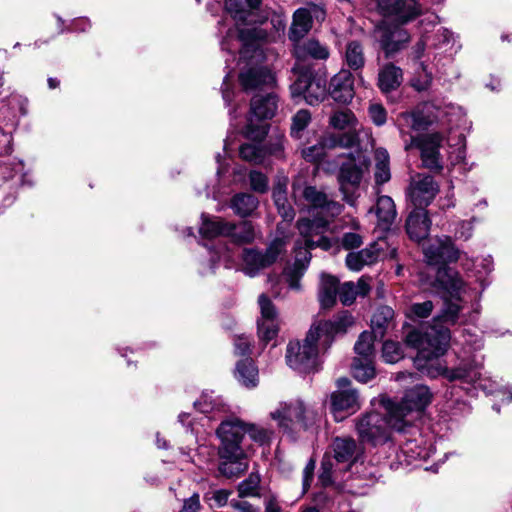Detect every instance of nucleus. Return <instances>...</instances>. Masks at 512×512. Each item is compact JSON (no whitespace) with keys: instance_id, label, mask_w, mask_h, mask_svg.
<instances>
[{"instance_id":"58","label":"nucleus","mask_w":512,"mask_h":512,"mask_svg":"<svg viewBox=\"0 0 512 512\" xmlns=\"http://www.w3.org/2000/svg\"><path fill=\"white\" fill-rule=\"evenodd\" d=\"M251 188L259 193H264L268 189L267 177L258 171H251L249 174Z\"/></svg>"},{"instance_id":"25","label":"nucleus","mask_w":512,"mask_h":512,"mask_svg":"<svg viewBox=\"0 0 512 512\" xmlns=\"http://www.w3.org/2000/svg\"><path fill=\"white\" fill-rule=\"evenodd\" d=\"M430 226L431 221L425 209H414L406 220V231L417 242L427 238Z\"/></svg>"},{"instance_id":"3","label":"nucleus","mask_w":512,"mask_h":512,"mask_svg":"<svg viewBox=\"0 0 512 512\" xmlns=\"http://www.w3.org/2000/svg\"><path fill=\"white\" fill-rule=\"evenodd\" d=\"M354 324L348 312H343L333 321H320L308 331L303 343L290 341L287 345L286 362L298 372H308L315 367L319 348L327 350L334 337L343 334Z\"/></svg>"},{"instance_id":"36","label":"nucleus","mask_w":512,"mask_h":512,"mask_svg":"<svg viewBox=\"0 0 512 512\" xmlns=\"http://www.w3.org/2000/svg\"><path fill=\"white\" fill-rule=\"evenodd\" d=\"M236 379L247 388H254L258 384V369L249 357L240 360L236 364Z\"/></svg>"},{"instance_id":"28","label":"nucleus","mask_w":512,"mask_h":512,"mask_svg":"<svg viewBox=\"0 0 512 512\" xmlns=\"http://www.w3.org/2000/svg\"><path fill=\"white\" fill-rule=\"evenodd\" d=\"M376 33L379 34L380 45L387 55L398 51L401 45L406 43L409 39L404 29L395 28L393 31H388L385 22L377 26Z\"/></svg>"},{"instance_id":"20","label":"nucleus","mask_w":512,"mask_h":512,"mask_svg":"<svg viewBox=\"0 0 512 512\" xmlns=\"http://www.w3.org/2000/svg\"><path fill=\"white\" fill-rule=\"evenodd\" d=\"M299 192H301V196L310 208L320 209L330 217L338 216L343 211L344 207L342 204L329 200L324 192L314 186H306L301 189V187L293 185V195L295 198H297Z\"/></svg>"},{"instance_id":"10","label":"nucleus","mask_w":512,"mask_h":512,"mask_svg":"<svg viewBox=\"0 0 512 512\" xmlns=\"http://www.w3.org/2000/svg\"><path fill=\"white\" fill-rule=\"evenodd\" d=\"M297 79L290 85L293 99L303 98L309 105L321 103L327 96V78L325 75L314 73L310 68L295 67Z\"/></svg>"},{"instance_id":"34","label":"nucleus","mask_w":512,"mask_h":512,"mask_svg":"<svg viewBox=\"0 0 512 512\" xmlns=\"http://www.w3.org/2000/svg\"><path fill=\"white\" fill-rule=\"evenodd\" d=\"M287 184L288 179L286 177L279 178L277 183L273 187V200L275 205L277 206L278 212L282 215V217L291 221L294 218V210L288 203L287 199Z\"/></svg>"},{"instance_id":"1","label":"nucleus","mask_w":512,"mask_h":512,"mask_svg":"<svg viewBox=\"0 0 512 512\" xmlns=\"http://www.w3.org/2000/svg\"><path fill=\"white\" fill-rule=\"evenodd\" d=\"M436 281L447 293L441 312L433 318L432 324L424 332L413 330L406 336V343L418 350L414 358L416 369L429 378L444 376L449 381L463 380L474 383L480 380V364L462 363L455 369H448L441 360L447 352L451 340L449 325L460 318L462 294L465 286L457 271L452 268L437 270Z\"/></svg>"},{"instance_id":"42","label":"nucleus","mask_w":512,"mask_h":512,"mask_svg":"<svg viewBox=\"0 0 512 512\" xmlns=\"http://www.w3.org/2000/svg\"><path fill=\"white\" fill-rule=\"evenodd\" d=\"M346 65L352 70H359L365 64L362 45L357 41H351L346 45L344 55Z\"/></svg>"},{"instance_id":"61","label":"nucleus","mask_w":512,"mask_h":512,"mask_svg":"<svg viewBox=\"0 0 512 512\" xmlns=\"http://www.w3.org/2000/svg\"><path fill=\"white\" fill-rule=\"evenodd\" d=\"M234 352L239 356H248L250 354L251 343L248 337L240 335L234 339Z\"/></svg>"},{"instance_id":"64","label":"nucleus","mask_w":512,"mask_h":512,"mask_svg":"<svg viewBox=\"0 0 512 512\" xmlns=\"http://www.w3.org/2000/svg\"><path fill=\"white\" fill-rule=\"evenodd\" d=\"M200 510V499L198 494H193L184 501L181 512H198Z\"/></svg>"},{"instance_id":"45","label":"nucleus","mask_w":512,"mask_h":512,"mask_svg":"<svg viewBox=\"0 0 512 512\" xmlns=\"http://www.w3.org/2000/svg\"><path fill=\"white\" fill-rule=\"evenodd\" d=\"M222 400L215 396L213 392L202 393L200 398L194 402V406L202 413H210L219 411L222 408Z\"/></svg>"},{"instance_id":"22","label":"nucleus","mask_w":512,"mask_h":512,"mask_svg":"<svg viewBox=\"0 0 512 512\" xmlns=\"http://www.w3.org/2000/svg\"><path fill=\"white\" fill-rule=\"evenodd\" d=\"M438 192V185L429 175H418L409 187L408 196L415 209H424L428 206Z\"/></svg>"},{"instance_id":"52","label":"nucleus","mask_w":512,"mask_h":512,"mask_svg":"<svg viewBox=\"0 0 512 512\" xmlns=\"http://www.w3.org/2000/svg\"><path fill=\"white\" fill-rule=\"evenodd\" d=\"M419 69L421 72H418L410 81L411 86L418 92L426 91L430 88L432 84V74L426 70L424 63H419Z\"/></svg>"},{"instance_id":"51","label":"nucleus","mask_w":512,"mask_h":512,"mask_svg":"<svg viewBox=\"0 0 512 512\" xmlns=\"http://www.w3.org/2000/svg\"><path fill=\"white\" fill-rule=\"evenodd\" d=\"M311 114L308 110H299L292 118L291 136L295 138L301 137V132L310 124Z\"/></svg>"},{"instance_id":"29","label":"nucleus","mask_w":512,"mask_h":512,"mask_svg":"<svg viewBox=\"0 0 512 512\" xmlns=\"http://www.w3.org/2000/svg\"><path fill=\"white\" fill-rule=\"evenodd\" d=\"M329 55L328 47L316 39L300 40L294 43V56L298 60H306L308 58L326 60L329 58Z\"/></svg>"},{"instance_id":"26","label":"nucleus","mask_w":512,"mask_h":512,"mask_svg":"<svg viewBox=\"0 0 512 512\" xmlns=\"http://www.w3.org/2000/svg\"><path fill=\"white\" fill-rule=\"evenodd\" d=\"M202 223L199 233L204 238L212 239L218 236H230L235 230V225L231 222L216 216L202 214Z\"/></svg>"},{"instance_id":"43","label":"nucleus","mask_w":512,"mask_h":512,"mask_svg":"<svg viewBox=\"0 0 512 512\" xmlns=\"http://www.w3.org/2000/svg\"><path fill=\"white\" fill-rule=\"evenodd\" d=\"M375 334L372 332L364 331L360 334L357 342L355 343L354 350L357 357L361 358H374V339Z\"/></svg>"},{"instance_id":"62","label":"nucleus","mask_w":512,"mask_h":512,"mask_svg":"<svg viewBox=\"0 0 512 512\" xmlns=\"http://www.w3.org/2000/svg\"><path fill=\"white\" fill-rule=\"evenodd\" d=\"M314 469H315V461L310 459L303 470V479H302V485H303L302 493L303 494L306 493L311 486V483L313 480Z\"/></svg>"},{"instance_id":"57","label":"nucleus","mask_w":512,"mask_h":512,"mask_svg":"<svg viewBox=\"0 0 512 512\" xmlns=\"http://www.w3.org/2000/svg\"><path fill=\"white\" fill-rule=\"evenodd\" d=\"M326 155V151L322 146L321 142L318 141L315 145L304 148L302 150V156L309 162H317Z\"/></svg>"},{"instance_id":"60","label":"nucleus","mask_w":512,"mask_h":512,"mask_svg":"<svg viewBox=\"0 0 512 512\" xmlns=\"http://www.w3.org/2000/svg\"><path fill=\"white\" fill-rule=\"evenodd\" d=\"M285 137L283 134H278L274 138L271 137L270 142L267 146L266 153L276 157H282L284 152Z\"/></svg>"},{"instance_id":"35","label":"nucleus","mask_w":512,"mask_h":512,"mask_svg":"<svg viewBox=\"0 0 512 512\" xmlns=\"http://www.w3.org/2000/svg\"><path fill=\"white\" fill-rule=\"evenodd\" d=\"M221 423H229V424H235L237 426H240L242 428V432L238 433L237 436V444L241 445V442L246 434L249 435V437L260 444L265 443L269 439V432L261 428L255 424L246 423L239 418H230L225 421H222Z\"/></svg>"},{"instance_id":"32","label":"nucleus","mask_w":512,"mask_h":512,"mask_svg":"<svg viewBox=\"0 0 512 512\" xmlns=\"http://www.w3.org/2000/svg\"><path fill=\"white\" fill-rule=\"evenodd\" d=\"M358 119L349 109L334 111L329 117V126L335 130L343 131V133H355L358 137Z\"/></svg>"},{"instance_id":"16","label":"nucleus","mask_w":512,"mask_h":512,"mask_svg":"<svg viewBox=\"0 0 512 512\" xmlns=\"http://www.w3.org/2000/svg\"><path fill=\"white\" fill-rule=\"evenodd\" d=\"M443 135L439 132L424 134L419 137H412L405 149L416 147L421 152L423 165L430 170H441L443 168L439 148L443 142Z\"/></svg>"},{"instance_id":"21","label":"nucleus","mask_w":512,"mask_h":512,"mask_svg":"<svg viewBox=\"0 0 512 512\" xmlns=\"http://www.w3.org/2000/svg\"><path fill=\"white\" fill-rule=\"evenodd\" d=\"M382 3V14L401 25L416 19L423 12L418 0H391L389 3Z\"/></svg>"},{"instance_id":"18","label":"nucleus","mask_w":512,"mask_h":512,"mask_svg":"<svg viewBox=\"0 0 512 512\" xmlns=\"http://www.w3.org/2000/svg\"><path fill=\"white\" fill-rule=\"evenodd\" d=\"M424 257L429 265L447 268V263L456 262L460 258V251L455 247L452 240L448 236L436 237L429 240L423 246Z\"/></svg>"},{"instance_id":"37","label":"nucleus","mask_w":512,"mask_h":512,"mask_svg":"<svg viewBox=\"0 0 512 512\" xmlns=\"http://www.w3.org/2000/svg\"><path fill=\"white\" fill-rule=\"evenodd\" d=\"M258 204L259 201L255 196L248 193H239L231 199L230 207L236 215L244 218L252 215Z\"/></svg>"},{"instance_id":"47","label":"nucleus","mask_w":512,"mask_h":512,"mask_svg":"<svg viewBox=\"0 0 512 512\" xmlns=\"http://www.w3.org/2000/svg\"><path fill=\"white\" fill-rule=\"evenodd\" d=\"M230 237L233 241L239 244L251 243L256 238V232L250 222H243L239 226L235 225V230L232 231Z\"/></svg>"},{"instance_id":"24","label":"nucleus","mask_w":512,"mask_h":512,"mask_svg":"<svg viewBox=\"0 0 512 512\" xmlns=\"http://www.w3.org/2000/svg\"><path fill=\"white\" fill-rule=\"evenodd\" d=\"M330 95L339 103H348L353 99V77L348 70H341L330 82Z\"/></svg>"},{"instance_id":"40","label":"nucleus","mask_w":512,"mask_h":512,"mask_svg":"<svg viewBox=\"0 0 512 512\" xmlns=\"http://www.w3.org/2000/svg\"><path fill=\"white\" fill-rule=\"evenodd\" d=\"M375 172L374 178L377 185H382L388 182L391 178L389 167V154L383 148H378L375 151Z\"/></svg>"},{"instance_id":"48","label":"nucleus","mask_w":512,"mask_h":512,"mask_svg":"<svg viewBox=\"0 0 512 512\" xmlns=\"http://www.w3.org/2000/svg\"><path fill=\"white\" fill-rule=\"evenodd\" d=\"M433 309L434 304L431 300L412 303L406 311V316L413 321L424 319L431 315Z\"/></svg>"},{"instance_id":"15","label":"nucleus","mask_w":512,"mask_h":512,"mask_svg":"<svg viewBox=\"0 0 512 512\" xmlns=\"http://www.w3.org/2000/svg\"><path fill=\"white\" fill-rule=\"evenodd\" d=\"M330 399L331 410L336 421H341L346 417L342 413L352 414L361 407L359 394L346 377L337 380V390L331 394Z\"/></svg>"},{"instance_id":"13","label":"nucleus","mask_w":512,"mask_h":512,"mask_svg":"<svg viewBox=\"0 0 512 512\" xmlns=\"http://www.w3.org/2000/svg\"><path fill=\"white\" fill-rule=\"evenodd\" d=\"M432 394L427 386L419 385L406 391L400 402L391 400V405L397 409V418L404 427L411 426L420 419L423 410L430 403Z\"/></svg>"},{"instance_id":"44","label":"nucleus","mask_w":512,"mask_h":512,"mask_svg":"<svg viewBox=\"0 0 512 512\" xmlns=\"http://www.w3.org/2000/svg\"><path fill=\"white\" fill-rule=\"evenodd\" d=\"M225 10L237 24L250 23V12L240 0H226Z\"/></svg>"},{"instance_id":"30","label":"nucleus","mask_w":512,"mask_h":512,"mask_svg":"<svg viewBox=\"0 0 512 512\" xmlns=\"http://www.w3.org/2000/svg\"><path fill=\"white\" fill-rule=\"evenodd\" d=\"M339 281L336 277L322 273L318 289V299L322 308H331L336 302Z\"/></svg>"},{"instance_id":"46","label":"nucleus","mask_w":512,"mask_h":512,"mask_svg":"<svg viewBox=\"0 0 512 512\" xmlns=\"http://www.w3.org/2000/svg\"><path fill=\"white\" fill-rule=\"evenodd\" d=\"M240 157L243 160L254 164L261 163L266 155L265 149L257 143H247L241 145L239 149Z\"/></svg>"},{"instance_id":"54","label":"nucleus","mask_w":512,"mask_h":512,"mask_svg":"<svg viewBox=\"0 0 512 512\" xmlns=\"http://www.w3.org/2000/svg\"><path fill=\"white\" fill-rule=\"evenodd\" d=\"M338 294L342 304L351 305L357 297L355 284L353 282H345L338 288Z\"/></svg>"},{"instance_id":"8","label":"nucleus","mask_w":512,"mask_h":512,"mask_svg":"<svg viewBox=\"0 0 512 512\" xmlns=\"http://www.w3.org/2000/svg\"><path fill=\"white\" fill-rule=\"evenodd\" d=\"M242 428L229 423H221L217 429V435L221 440L219 455L222 461L219 464V472L228 478L238 477L248 468L245 453L241 445L237 444V436Z\"/></svg>"},{"instance_id":"59","label":"nucleus","mask_w":512,"mask_h":512,"mask_svg":"<svg viewBox=\"0 0 512 512\" xmlns=\"http://www.w3.org/2000/svg\"><path fill=\"white\" fill-rule=\"evenodd\" d=\"M363 243V237L356 231L346 232L341 238V245L344 249L358 248Z\"/></svg>"},{"instance_id":"38","label":"nucleus","mask_w":512,"mask_h":512,"mask_svg":"<svg viewBox=\"0 0 512 512\" xmlns=\"http://www.w3.org/2000/svg\"><path fill=\"white\" fill-rule=\"evenodd\" d=\"M373 359L355 357L351 366V372L357 381L366 383L375 377L376 371Z\"/></svg>"},{"instance_id":"14","label":"nucleus","mask_w":512,"mask_h":512,"mask_svg":"<svg viewBox=\"0 0 512 512\" xmlns=\"http://www.w3.org/2000/svg\"><path fill=\"white\" fill-rule=\"evenodd\" d=\"M285 250L286 242L282 238L273 240L264 252L255 248H245L242 252V271L254 277L275 263Z\"/></svg>"},{"instance_id":"27","label":"nucleus","mask_w":512,"mask_h":512,"mask_svg":"<svg viewBox=\"0 0 512 512\" xmlns=\"http://www.w3.org/2000/svg\"><path fill=\"white\" fill-rule=\"evenodd\" d=\"M383 248L379 242H374L359 252H351L346 257V265L350 270L359 271L365 265L375 263L382 252Z\"/></svg>"},{"instance_id":"7","label":"nucleus","mask_w":512,"mask_h":512,"mask_svg":"<svg viewBox=\"0 0 512 512\" xmlns=\"http://www.w3.org/2000/svg\"><path fill=\"white\" fill-rule=\"evenodd\" d=\"M332 455L326 454L321 463L319 481L328 486L344 480L343 474L356 466L362 449L350 437H336L331 444Z\"/></svg>"},{"instance_id":"12","label":"nucleus","mask_w":512,"mask_h":512,"mask_svg":"<svg viewBox=\"0 0 512 512\" xmlns=\"http://www.w3.org/2000/svg\"><path fill=\"white\" fill-rule=\"evenodd\" d=\"M277 108L278 100L275 94L255 95L251 100L250 116L244 129L245 136L252 140H262L267 134V127L261 122L254 124L253 118L270 119L275 115Z\"/></svg>"},{"instance_id":"56","label":"nucleus","mask_w":512,"mask_h":512,"mask_svg":"<svg viewBox=\"0 0 512 512\" xmlns=\"http://www.w3.org/2000/svg\"><path fill=\"white\" fill-rule=\"evenodd\" d=\"M231 492L226 489L214 490L207 495L211 507H223L228 503Z\"/></svg>"},{"instance_id":"33","label":"nucleus","mask_w":512,"mask_h":512,"mask_svg":"<svg viewBox=\"0 0 512 512\" xmlns=\"http://www.w3.org/2000/svg\"><path fill=\"white\" fill-rule=\"evenodd\" d=\"M403 81L401 68L394 64H386L378 74V86L383 93L396 90Z\"/></svg>"},{"instance_id":"17","label":"nucleus","mask_w":512,"mask_h":512,"mask_svg":"<svg viewBox=\"0 0 512 512\" xmlns=\"http://www.w3.org/2000/svg\"><path fill=\"white\" fill-rule=\"evenodd\" d=\"M403 433H409L413 438H407L401 445L399 459L403 457L404 461L409 465L417 460H427L434 454L433 444L424 438L415 426V423L411 424V426H406Z\"/></svg>"},{"instance_id":"2","label":"nucleus","mask_w":512,"mask_h":512,"mask_svg":"<svg viewBox=\"0 0 512 512\" xmlns=\"http://www.w3.org/2000/svg\"><path fill=\"white\" fill-rule=\"evenodd\" d=\"M225 21L219 22V33L222 36L221 47L223 50L233 52L241 43L240 62L246 65L241 68L239 82L246 92L262 90L271 87L275 82L273 73L260 63L264 60V54L259 42L267 41L268 34L261 28H228L225 30Z\"/></svg>"},{"instance_id":"39","label":"nucleus","mask_w":512,"mask_h":512,"mask_svg":"<svg viewBox=\"0 0 512 512\" xmlns=\"http://www.w3.org/2000/svg\"><path fill=\"white\" fill-rule=\"evenodd\" d=\"M325 151L340 148H350L356 143L355 133H328L319 140Z\"/></svg>"},{"instance_id":"9","label":"nucleus","mask_w":512,"mask_h":512,"mask_svg":"<svg viewBox=\"0 0 512 512\" xmlns=\"http://www.w3.org/2000/svg\"><path fill=\"white\" fill-rule=\"evenodd\" d=\"M269 416L285 432L306 430L315 424L318 417L315 410L300 399L280 402Z\"/></svg>"},{"instance_id":"63","label":"nucleus","mask_w":512,"mask_h":512,"mask_svg":"<svg viewBox=\"0 0 512 512\" xmlns=\"http://www.w3.org/2000/svg\"><path fill=\"white\" fill-rule=\"evenodd\" d=\"M473 225L472 221H461L455 230V235L461 239H469L472 235Z\"/></svg>"},{"instance_id":"50","label":"nucleus","mask_w":512,"mask_h":512,"mask_svg":"<svg viewBox=\"0 0 512 512\" xmlns=\"http://www.w3.org/2000/svg\"><path fill=\"white\" fill-rule=\"evenodd\" d=\"M260 477L258 474L251 473L247 479L238 485L240 497H253L259 495Z\"/></svg>"},{"instance_id":"4","label":"nucleus","mask_w":512,"mask_h":512,"mask_svg":"<svg viewBox=\"0 0 512 512\" xmlns=\"http://www.w3.org/2000/svg\"><path fill=\"white\" fill-rule=\"evenodd\" d=\"M297 227L302 240L296 243L293 264L288 265L283 274L289 288L298 291L301 289L300 279L308 269L311 260L310 250L315 247L329 250L332 242L324 235L328 230L329 221L323 217L299 219Z\"/></svg>"},{"instance_id":"6","label":"nucleus","mask_w":512,"mask_h":512,"mask_svg":"<svg viewBox=\"0 0 512 512\" xmlns=\"http://www.w3.org/2000/svg\"><path fill=\"white\" fill-rule=\"evenodd\" d=\"M381 405L384 414L376 411L363 414L356 420L355 428L362 443L372 446L382 445L391 438V431L404 432V424L397 418V409L391 400L383 398Z\"/></svg>"},{"instance_id":"11","label":"nucleus","mask_w":512,"mask_h":512,"mask_svg":"<svg viewBox=\"0 0 512 512\" xmlns=\"http://www.w3.org/2000/svg\"><path fill=\"white\" fill-rule=\"evenodd\" d=\"M370 159L362 151L351 156L349 163L343 164L338 175L339 190L343 200L350 206H355L359 197L358 187L364 171L369 168Z\"/></svg>"},{"instance_id":"31","label":"nucleus","mask_w":512,"mask_h":512,"mask_svg":"<svg viewBox=\"0 0 512 512\" xmlns=\"http://www.w3.org/2000/svg\"><path fill=\"white\" fill-rule=\"evenodd\" d=\"M372 211H375L378 218V226L384 230L392 225L397 215L393 199L386 195L377 198L375 207L369 210Z\"/></svg>"},{"instance_id":"55","label":"nucleus","mask_w":512,"mask_h":512,"mask_svg":"<svg viewBox=\"0 0 512 512\" xmlns=\"http://www.w3.org/2000/svg\"><path fill=\"white\" fill-rule=\"evenodd\" d=\"M368 114L375 125L382 126L386 123L387 112L381 104L371 103L368 108Z\"/></svg>"},{"instance_id":"5","label":"nucleus","mask_w":512,"mask_h":512,"mask_svg":"<svg viewBox=\"0 0 512 512\" xmlns=\"http://www.w3.org/2000/svg\"><path fill=\"white\" fill-rule=\"evenodd\" d=\"M461 115L459 107L440 100L424 102L411 112H403L397 118V126L402 136L410 130L423 131L437 124L442 127L451 125Z\"/></svg>"},{"instance_id":"49","label":"nucleus","mask_w":512,"mask_h":512,"mask_svg":"<svg viewBox=\"0 0 512 512\" xmlns=\"http://www.w3.org/2000/svg\"><path fill=\"white\" fill-rule=\"evenodd\" d=\"M246 9L250 12V22H265L271 15V10L262 7V0H245Z\"/></svg>"},{"instance_id":"41","label":"nucleus","mask_w":512,"mask_h":512,"mask_svg":"<svg viewBox=\"0 0 512 512\" xmlns=\"http://www.w3.org/2000/svg\"><path fill=\"white\" fill-rule=\"evenodd\" d=\"M393 317L394 311L392 308L382 306L377 309L371 319L372 333L375 334V337L382 338L384 336L385 330Z\"/></svg>"},{"instance_id":"19","label":"nucleus","mask_w":512,"mask_h":512,"mask_svg":"<svg viewBox=\"0 0 512 512\" xmlns=\"http://www.w3.org/2000/svg\"><path fill=\"white\" fill-rule=\"evenodd\" d=\"M260 317L257 320L258 336L261 342L267 344L273 340L279 331V314L271 301L265 294L258 297Z\"/></svg>"},{"instance_id":"23","label":"nucleus","mask_w":512,"mask_h":512,"mask_svg":"<svg viewBox=\"0 0 512 512\" xmlns=\"http://www.w3.org/2000/svg\"><path fill=\"white\" fill-rule=\"evenodd\" d=\"M323 20L325 12L321 8L314 7L313 11L308 8H299L294 12L292 25L289 30V39L298 42L310 31L312 17Z\"/></svg>"},{"instance_id":"53","label":"nucleus","mask_w":512,"mask_h":512,"mask_svg":"<svg viewBox=\"0 0 512 512\" xmlns=\"http://www.w3.org/2000/svg\"><path fill=\"white\" fill-rule=\"evenodd\" d=\"M382 357L387 363H396L403 358L401 345L397 342L386 341L382 347Z\"/></svg>"}]
</instances>
